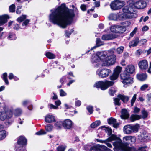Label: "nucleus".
<instances>
[{"instance_id": "obj_1", "label": "nucleus", "mask_w": 151, "mask_h": 151, "mask_svg": "<svg viewBox=\"0 0 151 151\" xmlns=\"http://www.w3.org/2000/svg\"><path fill=\"white\" fill-rule=\"evenodd\" d=\"M51 11L52 12L49 15L50 22L63 28L71 24L75 16L73 10L67 8L65 4Z\"/></svg>"}, {"instance_id": "obj_2", "label": "nucleus", "mask_w": 151, "mask_h": 151, "mask_svg": "<svg viewBox=\"0 0 151 151\" xmlns=\"http://www.w3.org/2000/svg\"><path fill=\"white\" fill-rule=\"evenodd\" d=\"M106 55L107 52L103 51L98 52L96 54L93 55L91 61L94 66L96 67H99L100 61H101L104 66H109L114 64L116 61V56L112 55L106 57Z\"/></svg>"}, {"instance_id": "obj_3", "label": "nucleus", "mask_w": 151, "mask_h": 151, "mask_svg": "<svg viewBox=\"0 0 151 151\" xmlns=\"http://www.w3.org/2000/svg\"><path fill=\"white\" fill-rule=\"evenodd\" d=\"M134 71V65H130L127 66L124 73L121 76L122 82L123 84L129 85L133 83V78L130 76V74L133 73Z\"/></svg>"}, {"instance_id": "obj_4", "label": "nucleus", "mask_w": 151, "mask_h": 151, "mask_svg": "<svg viewBox=\"0 0 151 151\" xmlns=\"http://www.w3.org/2000/svg\"><path fill=\"white\" fill-rule=\"evenodd\" d=\"M126 144L122 143L121 139H118L114 143V145L115 147L114 150L115 151H146L143 147H139L137 150H136L134 147H127Z\"/></svg>"}, {"instance_id": "obj_5", "label": "nucleus", "mask_w": 151, "mask_h": 151, "mask_svg": "<svg viewBox=\"0 0 151 151\" xmlns=\"http://www.w3.org/2000/svg\"><path fill=\"white\" fill-rule=\"evenodd\" d=\"M114 83L113 81L107 80L105 81H99L95 83L93 86L97 88H100L102 90H104L107 89L109 87L113 85Z\"/></svg>"}, {"instance_id": "obj_6", "label": "nucleus", "mask_w": 151, "mask_h": 151, "mask_svg": "<svg viewBox=\"0 0 151 151\" xmlns=\"http://www.w3.org/2000/svg\"><path fill=\"white\" fill-rule=\"evenodd\" d=\"M127 3L128 5L124 6L122 9L123 13L126 15L131 16V18L136 17V14L134 13L135 11L133 6L130 5L129 0Z\"/></svg>"}, {"instance_id": "obj_7", "label": "nucleus", "mask_w": 151, "mask_h": 151, "mask_svg": "<svg viewBox=\"0 0 151 151\" xmlns=\"http://www.w3.org/2000/svg\"><path fill=\"white\" fill-rule=\"evenodd\" d=\"M129 3L131 6H133L134 10L135 8L143 9L147 6L146 2L142 0H138V1L136 2L134 0H129Z\"/></svg>"}, {"instance_id": "obj_8", "label": "nucleus", "mask_w": 151, "mask_h": 151, "mask_svg": "<svg viewBox=\"0 0 151 151\" xmlns=\"http://www.w3.org/2000/svg\"><path fill=\"white\" fill-rule=\"evenodd\" d=\"M125 2L119 0H115L110 4L111 9L114 10H117L121 9L125 5Z\"/></svg>"}, {"instance_id": "obj_9", "label": "nucleus", "mask_w": 151, "mask_h": 151, "mask_svg": "<svg viewBox=\"0 0 151 151\" xmlns=\"http://www.w3.org/2000/svg\"><path fill=\"white\" fill-rule=\"evenodd\" d=\"M27 142V140L24 137H19L18 139L17 142L15 144L14 149L25 148L24 146L26 145Z\"/></svg>"}, {"instance_id": "obj_10", "label": "nucleus", "mask_w": 151, "mask_h": 151, "mask_svg": "<svg viewBox=\"0 0 151 151\" xmlns=\"http://www.w3.org/2000/svg\"><path fill=\"white\" fill-rule=\"evenodd\" d=\"M111 72V70L109 69L104 68L97 70L96 72L99 77L104 78L108 77Z\"/></svg>"}, {"instance_id": "obj_11", "label": "nucleus", "mask_w": 151, "mask_h": 151, "mask_svg": "<svg viewBox=\"0 0 151 151\" xmlns=\"http://www.w3.org/2000/svg\"><path fill=\"white\" fill-rule=\"evenodd\" d=\"M142 115L132 114L130 116V119L132 122L136 120H138L141 118L145 119L148 116L147 112L145 110H143L142 111Z\"/></svg>"}, {"instance_id": "obj_12", "label": "nucleus", "mask_w": 151, "mask_h": 151, "mask_svg": "<svg viewBox=\"0 0 151 151\" xmlns=\"http://www.w3.org/2000/svg\"><path fill=\"white\" fill-rule=\"evenodd\" d=\"M123 140L124 143H123L122 141V144L126 143L127 145V147L128 146V143L134 144L136 142V138L134 136H127L124 137L123 138ZM121 141H122L121 140Z\"/></svg>"}, {"instance_id": "obj_13", "label": "nucleus", "mask_w": 151, "mask_h": 151, "mask_svg": "<svg viewBox=\"0 0 151 151\" xmlns=\"http://www.w3.org/2000/svg\"><path fill=\"white\" fill-rule=\"evenodd\" d=\"M110 149H108L106 146L99 144L96 145L90 148L89 150L92 151L94 150V151H103L104 150H109Z\"/></svg>"}, {"instance_id": "obj_14", "label": "nucleus", "mask_w": 151, "mask_h": 151, "mask_svg": "<svg viewBox=\"0 0 151 151\" xmlns=\"http://www.w3.org/2000/svg\"><path fill=\"white\" fill-rule=\"evenodd\" d=\"M12 115V112L10 110L4 111L1 113L0 119L2 121H4L6 119L11 118Z\"/></svg>"}, {"instance_id": "obj_15", "label": "nucleus", "mask_w": 151, "mask_h": 151, "mask_svg": "<svg viewBox=\"0 0 151 151\" xmlns=\"http://www.w3.org/2000/svg\"><path fill=\"white\" fill-rule=\"evenodd\" d=\"M122 68L118 66L114 69L113 74L110 76V79L112 80H114L117 78L119 75L121 71Z\"/></svg>"}, {"instance_id": "obj_16", "label": "nucleus", "mask_w": 151, "mask_h": 151, "mask_svg": "<svg viewBox=\"0 0 151 151\" xmlns=\"http://www.w3.org/2000/svg\"><path fill=\"white\" fill-rule=\"evenodd\" d=\"M118 139H120V138L117 137L115 135L112 134L111 135L109 138H108L106 140H103L100 139H97L96 140L98 142L101 143H106L107 141L109 142H111L113 140H115V141L113 143V145L114 147V149L115 147L114 145V143L116 142Z\"/></svg>"}, {"instance_id": "obj_17", "label": "nucleus", "mask_w": 151, "mask_h": 151, "mask_svg": "<svg viewBox=\"0 0 151 151\" xmlns=\"http://www.w3.org/2000/svg\"><path fill=\"white\" fill-rule=\"evenodd\" d=\"M117 37V36L115 34L109 33L103 35L102 36V39L104 40H113Z\"/></svg>"}, {"instance_id": "obj_18", "label": "nucleus", "mask_w": 151, "mask_h": 151, "mask_svg": "<svg viewBox=\"0 0 151 151\" xmlns=\"http://www.w3.org/2000/svg\"><path fill=\"white\" fill-rule=\"evenodd\" d=\"M73 125L72 122L69 119H66L63 122V126L64 128L67 129H71Z\"/></svg>"}, {"instance_id": "obj_19", "label": "nucleus", "mask_w": 151, "mask_h": 151, "mask_svg": "<svg viewBox=\"0 0 151 151\" xmlns=\"http://www.w3.org/2000/svg\"><path fill=\"white\" fill-rule=\"evenodd\" d=\"M138 65L141 69H146L148 68V62L145 60H143L139 62Z\"/></svg>"}, {"instance_id": "obj_20", "label": "nucleus", "mask_w": 151, "mask_h": 151, "mask_svg": "<svg viewBox=\"0 0 151 151\" xmlns=\"http://www.w3.org/2000/svg\"><path fill=\"white\" fill-rule=\"evenodd\" d=\"M108 123L109 124H113V127L114 128H117L119 124L116 123V119H115L111 117L108 119Z\"/></svg>"}, {"instance_id": "obj_21", "label": "nucleus", "mask_w": 151, "mask_h": 151, "mask_svg": "<svg viewBox=\"0 0 151 151\" xmlns=\"http://www.w3.org/2000/svg\"><path fill=\"white\" fill-rule=\"evenodd\" d=\"M139 42V40L138 37H136L131 41L129 43V47L131 48L132 47L137 46Z\"/></svg>"}, {"instance_id": "obj_22", "label": "nucleus", "mask_w": 151, "mask_h": 151, "mask_svg": "<svg viewBox=\"0 0 151 151\" xmlns=\"http://www.w3.org/2000/svg\"><path fill=\"white\" fill-rule=\"evenodd\" d=\"M127 18H131V16L126 15L124 13L121 14L118 13V20H124Z\"/></svg>"}, {"instance_id": "obj_23", "label": "nucleus", "mask_w": 151, "mask_h": 151, "mask_svg": "<svg viewBox=\"0 0 151 151\" xmlns=\"http://www.w3.org/2000/svg\"><path fill=\"white\" fill-rule=\"evenodd\" d=\"M9 18L8 16L6 15L0 16V26L7 22V19Z\"/></svg>"}, {"instance_id": "obj_24", "label": "nucleus", "mask_w": 151, "mask_h": 151, "mask_svg": "<svg viewBox=\"0 0 151 151\" xmlns=\"http://www.w3.org/2000/svg\"><path fill=\"white\" fill-rule=\"evenodd\" d=\"M124 133L127 134H129L132 133L131 125H125L124 127Z\"/></svg>"}, {"instance_id": "obj_25", "label": "nucleus", "mask_w": 151, "mask_h": 151, "mask_svg": "<svg viewBox=\"0 0 151 151\" xmlns=\"http://www.w3.org/2000/svg\"><path fill=\"white\" fill-rule=\"evenodd\" d=\"M55 117L51 115H47L45 118V121L48 123L52 122L55 121Z\"/></svg>"}, {"instance_id": "obj_26", "label": "nucleus", "mask_w": 151, "mask_h": 151, "mask_svg": "<svg viewBox=\"0 0 151 151\" xmlns=\"http://www.w3.org/2000/svg\"><path fill=\"white\" fill-rule=\"evenodd\" d=\"M129 114L127 110L125 109H122V114L121 117L123 119H126L129 117Z\"/></svg>"}, {"instance_id": "obj_27", "label": "nucleus", "mask_w": 151, "mask_h": 151, "mask_svg": "<svg viewBox=\"0 0 151 151\" xmlns=\"http://www.w3.org/2000/svg\"><path fill=\"white\" fill-rule=\"evenodd\" d=\"M117 97L124 103H127L129 99V97L124 95L119 94L117 95Z\"/></svg>"}, {"instance_id": "obj_28", "label": "nucleus", "mask_w": 151, "mask_h": 151, "mask_svg": "<svg viewBox=\"0 0 151 151\" xmlns=\"http://www.w3.org/2000/svg\"><path fill=\"white\" fill-rule=\"evenodd\" d=\"M96 46H94L91 49V50L96 48V47L104 45V42L101 41L99 38H97L96 41Z\"/></svg>"}, {"instance_id": "obj_29", "label": "nucleus", "mask_w": 151, "mask_h": 151, "mask_svg": "<svg viewBox=\"0 0 151 151\" xmlns=\"http://www.w3.org/2000/svg\"><path fill=\"white\" fill-rule=\"evenodd\" d=\"M137 78L138 79L141 81H144L147 78V76L145 73H142L137 74Z\"/></svg>"}, {"instance_id": "obj_30", "label": "nucleus", "mask_w": 151, "mask_h": 151, "mask_svg": "<svg viewBox=\"0 0 151 151\" xmlns=\"http://www.w3.org/2000/svg\"><path fill=\"white\" fill-rule=\"evenodd\" d=\"M8 135V133L4 130L0 131V140L5 139Z\"/></svg>"}, {"instance_id": "obj_31", "label": "nucleus", "mask_w": 151, "mask_h": 151, "mask_svg": "<svg viewBox=\"0 0 151 151\" xmlns=\"http://www.w3.org/2000/svg\"><path fill=\"white\" fill-rule=\"evenodd\" d=\"M126 29L124 26L117 25L116 33H122L126 30Z\"/></svg>"}, {"instance_id": "obj_32", "label": "nucleus", "mask_w": 151, "mask_h": 151, "mask_svg": "<svg viewBox=\"0 0 151 151\" xmlns=\"http://www.w3.org/2000/svg\"><path fill=\"white\" fill-rule=\"evenodd\" d=\"M109 19L111 20L115 21L118 20V13L117 14H111L108 17Z\"/></svg>"}, {"instance_id": "obj_33", "label": "nucleus", "mask_w": 151, "mask_h": 151, "mask_svg": "<svg viewBox=\"0 0 151 151\" xmlns=\"http://www.w3.org/2000/svg\"><path fill=\"white\" fill-rule=\"evenodd\" d=\"M46 56L49 59H53L55 58L56 56L55 54L50 52H47L45 53Z\"/></svg>"}, {"instance_id": "obj_34", "label": "nucleus", "mask_w": 151, "mask_h": 151, "mask_svg": "<svg viewBox=\"0 0 151 151\" xmlns=\"http://www.w3.org/2000/svg\"><path fill=\"white\" fill-rule=\"evenodd\" d=\"M139 125L138 124H137L135 125H131V129H132V132H138Z\"/></svg>"}, {"instance_id": "obj_35", "label": "nucleus", "mask_w": 151, "mask_h": 151, "mask_svg": "<svg viewBox=\"0 0 151 151\" xmlns=\"http://www.w3.org/2000/svg\"><path fill=\"white\" fill-rule=\"evenodd\" d=\"M7 73L5 72L3 74L1 77L2 79L4 80L5 84L8 85L9 84V82L7 78Z\"/></svg>"}, {"instance_id": "obj_36", "label": "nucleus", "mask_w": 151, "mask_h": 151, "mask_svg": "<svg viewBox=\"0 0 151 151\" xmlns=\"http://www.w3.org/2000/svg\"><path fill=\"white\" fill-rule=\"evenodd\" d=\"M22 113V109L20 108H17L14 111V114L15 116H20Z\"/></svg>"}, {"instance_id": "obj_37", "label": "nucleus", "mask_w": 151, "mask_h": 151, "mask_svg": "<svg viewBox=\"0 0 151 151\" xmlns=\"http://www.w3.org/2000/svg\"><path fill=\"white\" fill-rule=\"evenodd\" d=\"M63 125V122L60 121H57L54 124L55 128L57 129H60Z\"/></svg>"}, {"instance_id": "obj_38", "label": "nucleus", "mask_w": 151, "mask_h": 151, "mask_svg": "<svg viewBox=\"0 0 151 151\" xmlns=\"http://www.w3.org/2000/svg\"><path fill=\"white\" fill-rule=\"evenodd\" d=\"M29 21L30 20L29 19H26L24 21L22 24L21 28L22 29H25L29 22Z\"/></svg>"}, {"instance_id": "obj_39", "label": "nucleus", "mask_w": 151, "mask_h": 151, "mask_svg": "<svg viewBox=\"0 0 151 151\" xmlns=\"http://www.w3.org/2000/svg\"><path fill=\"white\" fill-rule=\"evenodd\" d=\"M7 38L9 40H14L16 39L17 37L14 33H10Z\"/></svg>"}, {"instance_id": "obj_40", "label": "nucleus", "mask_w": 151, "mask_h": 151, "mask_svg": "<svg viewBox=\"0 0 151 151\" xmlns=\"http://www.w3.org/2000/svg\"><path fill=\"white\" fill-rule=\"evenodd\" d=\"M53 128V126L50 124H48L45 126V129L48 132L52 131Z\"/></svg>"}, {"instance_id": "obj_41", "label": "nucleus", "mask_w": 151, "mask_h": 151, "mask_svg": "<svg viewBox=\"0 0 151 151\" xmlns=\"http://www.w3.org/2000/svg\"><path fill=\"white\" fill-rule=\"evenodd\" d=\"M117 89L114 87H111L109 89V93L110 95L112 96H113L114 94L117 91Z\"/></svg>"}, {"instance_id": "obj_42", "label": "nucleus", "mask_w": 151, "mask_h": 151, "mask_svg": "<svg viewBox=\"0 0 151 151\" xmlns=\"http://www.w3.org/2000/svg\"><path fill=\"white\" fill-rule=\"evenodd\" d=\"M113 99L115 105V106H120L121 105V103L120 101V99L118 97L116 98H114Z\"/></svg>"}, {"instance_id": "obj_43", "label": "nucleus", "mask_w": 151, "mask_h": 151, "mask_svg": "<svg viewBox=\"0 0 151 151\" xmlns=\"http://www.w3.org/2000/svg\"><path fill=\"white\" fill-rule=\"evenodd\" d=\"M104 128L105 131L107 133L108 135L109 136L111 135L112 132L111 129L109 127H105Z\"/></svg>"}, {"instance_id": "obj_44", "label": "nucleus", "mask_w": 151, "mask_h": 151, "mask_svg": "<svg viewBox=\"0 0 151 151\" xmlns=\"http://www.w3.org/2000/svg\"><path fill=\"white\" fill-rule=\"evenodd\" d=\"M115 51V50L114 48H112L111 49H110L109 50H108V52L109 53V54L107 55V54L106 57H107V56H109L111 55H114L113 54L114 52Z\"/></svg>"}, {"instance_id": "obj_45", "label": "nucleus", "mask_w": 151, "mask_h": 151, "mask_svg": "<svg viewBox=\"0 0 151 151\" xmlns=\"http://www.w3.org/2000/svg\"><path fill=\"white\" fill-rule=\"evenodd\" d=\"M26 18V15H23L22 16L18 18L17 19V20L18 22L20 23L23 21H24Z\"/></svg>"}, {"instance_id": "obj_46", "label": "nucleus", "mask_w": 151, "mask_h": 151, "mask_svg": "<svg viewBox=\"0 0 151 151\" xmlns=\"http://www.w3.org/2000/svg\"><path fill=\"white\" fill-rule=\"evenodd\" d=\"M46 132L43 129H41L40 131L35 133V134L37 135H42L46 134Z\"/></svg>"}, {"instance_id": "obj_47", "label": "nucleus", "mask_w": 151, "mask_h": 151, "mask_svg": "<svg viewBox=\"0 0 151 151\" xmlns=\"http://www.w3.org/2000/svg\"><path fill=\"white\" fill-rule=\"evenodd\" d=\"M117 28V25H114L110 27V29L111 32L116 33Z\"/></svg>"}, {"instance_id": "obj_48", "label": "nucleus", "mask_w": 151, "mask_h": 151, "mask_svg": "<svg viewBox=\"0 0 151 151\" xmlns=\"http://www.w3.org/2000/svg\"><path fill=\"white\" fill-rule=\"evenodd\" d=\"M86 109L90 113L92 114L93 113V106L91 105H89L86 107Z\"/></svg>"}, {"instance_id": "obj_49", "label": "nucleus", "mask_w": 151, "mask_h": 151, "mask_svg": "<svg viewBox=\"0 0 151 151\" xmlns=\"http://www.w3.org/2000/svg\"><path fill=\"white\" fill-rule=\"evenodd\" d=\"M66 147L63 146H60L57 148V151H64L66 149Z\"/></svg>"}, {"instance_id": "obj_50", "label": "nucleus", "mask_w": 151, "mask_h": 151, "mask_svg": "<svg viewBox=\"0 0 151 151\" xmlns=\"http://www.w3.org/2000/svg\"><path fill=\"white\" fill-rule=\"evenodd\" d=\"M137 94H135L132 97L131 101V106H133L134 103L136 99Z\"/></svg>"}, {"instance_id": "obj_51", "label": "nucleus", "mask_w": 151, "mask_h": 151, "mask_svg": "<svg viewBox=\"0 0 151 151\" xmlns=\"http://www.w3.org/2000/svg\"><path fill=\"white\" fill-rule=\"evenodd\" d=\"M147 103L149 105H151V93L147 94Z\"/></svg>"}, {"instance_id": "obj_52", "label": "nucleus", "mask_w": 151, "mask_h": 151, "mask_svg": "<svg viewBox=\"0 0 151 151\" xmlns=\"http://www.w3.org/2000/svg\"><path fill=\"white\" fill-rule=\"evenodd\" d=\"M15 6L14 4H13L11 5L9 7L10 12H14L15 11Z\"/></svg>"}, {"instance_id": "obj_53", "label": "nucleus", "mask_w": 151, "mask_h": 151, "mask_svg": "<svg viewBox=\"0 0 151 151\" xmlns=\"http://www.w3.org/2000/svg\"><path fill=\"white\" fill-rule=\"evenodd\" d=\"M124 47L121 46L118 48L117 49V52L118 54H120L123 52L124 50Z\"/></svg>"}, {"instance_id": "obj_54", "label": "nucleus", "mask_w": 151, "mask_h": 151, "mask_svg": "<svg viewBox=\"0 0 151 151\" xmlns=\"http://www.w3.org/2000/svg\"><path fill=\"white\" fill-rule=\"evenodd\" d=\"M142 139H144L148 137V135L145 132H142L140 134Z\"/></svg>"}, {"instance_id": "obj_55", "label": "nucleus", "mask_w": 151, "mask_h": 151, "mask_svg": "<svg viewBox=\"0 0 151 151\" xmlns=\"http://www.w3.org/2000/svg\"><path fill=\"white\" fill-rule=\"evenodd\" d=\"M73 30L71 29L70 31H68L67 30H65V36L67 37H69L70 35H71V33L73 32Z\"/></svg>"}, {"instance_id": "obj_56", "label": "nucleus", "mask_w": 151, "mask_h": 151, "mask_svg": "<svg viewBox=\"0 0 151 151\" xmlns=\"http://www.w3.org/2000/svg\"><path fill=\"white\" fill-rule=\"evenodd\" d=\"M60 96H64L67 95L66 93L63 90L60 89L59 91Z\"/></svg>"}, {"instance_id": "obj_57", "label": "nucleus", "mask_w": 151, "mask_h": 151, "mask_svg": "<svg viewBox=\"0 0 151 151\" xmlns=\"http://www.w3.org/2000/svg\"><path fill=\"white\" fill-rule=\"evenodd\" d=\"M78 98H76L75 99V100H76V102H75V105L76 106L79 107V106L81 103V101L79 100H77Z\"/></svg>"}, {"instance_id": "obj_58", "label": "nucleus", "mask_w": 151, "mask_h": 151, "mask_svg": "<svg viewBox=\"0 0 151 151\" xmlns=\"http://www.w3.org/2000/svg\"><path fill=\"white\" fill-rule=\"evenodd\" d=\"M30 102L31 101L29 100H25L22 102V105L24 106H25L27 105L30 103Z\"/></svg>"}, {"instance_id": "obj_59", "label": "nucleus", "mask_w": 151, "mask_h": 151, "mask_svg": "<svg viewBox=\"0 0 151 151\" xmlns=\"http://www.w3.org/2000/svg\"><path fill=\"white\" fill-rule=\"evenodd\" d=\"M137 30V27H135L133 30L130 33V36L131 37H133L135 34Z\"/></svg>"}, {"instance_id": "obj_60", "label": "nucleus", "mask_w": 151, "mask_h": 151, "mask_svg": "<svg viewBox=\"0 0 151 151\" xmlns=\"http://www.w3.org/2000/svg\"><path fill=\"white\" fill-rule=\"evenodd\" d=\"M148 87V85L147 84H145L142 85L141 88L140 89L141 91H144Z\"/></svg>"}, {"instance_id": "obj_61", "label": "nucleus", "mask_w": 151, "mask_h": 151, "mask_svg": "<svg viewBox=\"0 0 151 151\" xmlns=\"http://www.w3.org/2000/svg\"><path fill=\"white\" fill-rule=\"evenodd\" d=\"M142 52V50L140 49L137 50L135 54L137 55H139Z\"/></svg>"}, {"instance_id": "obj_62", "label": "nucleus", "mask_w": 151, "mask_h": 151, "mask_svg": "<svg viewBox=\"0 0 151 151\" xmlns=\"http://www.w3.org/2000/svg\"><path fill=\"white\" fill-rule=\"evenodd\" d=\"M14 26L13 28L16 30H18L19 28V25L17 24H13Z\"/></svg>"}, {"instance_id": "obj_63", "label": "nucleus", "mask_w": 151, "mask_h": 151, "mask_svg": "<svg viewBox=\"0 0 151 151\" xmlns=\"http://www.w3.org/2000/svg\"><path fill=\"white\" fill-rule=\"evenodd\" d=\"M140 111V109L139 108L135 107L134 108V113H137Z\"/></svg>"}, {"instance_id": "obj_64", "label": "nucleus", "mask_w": 151, "mask_h": 151, "mask_svg": "<svg viewBox=\"0 0 151 151\" xmlns=\"http://www.w3.org/2000/svg\"><path fill=\"white\" fill-rule=\"evenodd\" d=\"M86 6L84 4H82L81 6V9L83 11H85L86 10Z\"/></svg>"}]
</instances>
